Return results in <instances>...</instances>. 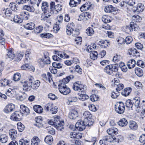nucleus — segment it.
Wrapping results in <instances>:
<instances>
[{"instance_id":"1","label":"nucleus","mask_w":145,"mask_h":145,"mask_svg":"<svg viewBox=\"0 0 145 145\" xmlns=\"http://www.w3.org/2000/svg\"><path fill=\"white\" fill-rule=\"evenodd\" d=\"M54 118V121L50 119L48 120V123L50 125H54L58 131H62L64 128V122L60 121V117L59 116H57Z\"/></svg>"},{"instance_id":"2","label":"nucleus","mask_w":145,"mask_h":145,"mask_svg":"<svg viewBox=\"0 0 145 145\" xmlns=\"http://www.w3.org/2000/svg\"><path fill=\"white\" fill-rule=\"evenodd\" d=\"M49 54L47 51L44 52L42 58L39 59L38 63L40 67L43 68L46 65L49 64L50 63Z\"/></svg>"},{"instance_id":"3","label":"nucleus","mask_w":145,"mask_h":145,"mask_svg":"<svg viewBox=\"0 0 145 145\" xmlns=\"http://www.w3.org/2000/svg\"><path fill=\"white\" fill-rule=\"evenodd\" d=\"M118 66L116 64L108 65L106 66L104 69V72L109 75H112L113 72L118 71Z\"/></svg>"},{"instance_id":"4","label":"nucleus","mask_w":145,"mask_h":145,"mask_svg":"<svg viewBox=\"0 0 145 145\" xmlns=\"http://www.w3.org/2000/svg\"><path fill=\"white\" fill-rule=\"evenodd\" d=\"M85 122H86L89 126H91L93 123V120L92 119V115L88 111H86L83 113ZM87 125V124H86Z\"/></svg>"},{"instance_id":"5","label":"nucleus","mask_w":145,"mask_h":145,"mask_svg":"<svg viewBox=\"0 0 145 145\" xmlns=\"http://www.w3.org/2000/svg\"><path fill=\"white\" fill-rule=\"evenodd\" d=\"M55 55L52 56L53 59L56 61H58L60 60L59 57L63 58H69V56L64 52L61 51H56Z\"/></svg>"},{"instance_id":"6","label":"nucleus","mask_w":145,"mask_h":145,"mask_svg":"<svg viewBox=\"0 0 145 145\" xmlns=\"http://www.w3.org/2000/svg\"><path fill=\"white\" fill-rule=\"evenodd\" d=\"M87 123L85 122V120L83 121L82 120H78L75 124L76 129L79 130L80 131H82L84 130L86 126L89 127L90 126L88 125H87ZM87 124H88L87 123Z\"/></svg>"},{"instance_id":"7","label":"nucleus","mask_w":145,"mask_h":145,"mask_svg":"<svg viewBox=\"0 0 145 145\" xmlns=\"http://www.w3.org/2000/svg\"><path fill=\"white\" fill-rule=\"evenodd\" d=\"M115 109L116 112L119 114L123 113L125 110V107L123 103L122 102L117 103L115 106Z\"/></svg>"},{"instance_id":"8","label":"nucleus","mask_w":145,"mask_h":145,"mask_svg":"<svg viewBox=\"0 0 145 145\" xmlns=\"http://www.w3.org/2000/svg\"><path fill=\"white\" fill-rule=\"evenodd\" d=\"M58 86L59 92L63 95H67L71 91L70 88L67 87L66 85L63 84H59Z\"/></svg>"},{"instance_id":"9","label":"nucleus","mask_w":145,"mask_h":145,"mask_svg":"<svg viewBox=\"0 0 145 145\" xmlns=\"http://www.w3.org/2000/svg\"><path fill=\"white\" fill-rule=\"evenodd\" d=\"M79 82H75L73 85V89L76 91H81V92H85L86 89V86L83 84H80Z\"/></svg>"},{"instance_id":"10","label":"nucleus","mask_w":145,"mask_h":145,"mask_svg":"<svg viewBox=\"0 0 145 145\" xmlns=\"http://www.w3.org/2000/svg\"><path fill=\"white\" fill-rule=\"evenodd\" d=\"M114 139L111 135H109L105 137H104L99 142V143L101 145L107 143V142H111Z\"/></svg>"},{"instance_id":"11","label":"nucleus","mask_w":145,"mask_h":145,"mask_svg":"<svg viewBox=\"0 0 145 145\" xmlns=\"http://www.w3.org/2000/svg\"><path fill=\"white\" fill-rule=\"evenodd\" d=\"M94 7V5L90 2H88L83 4L80 8L81 11L83 12L91 10Z\"/></svg>"},{"instance_id":"12","label":"nucleus","mask_w":145,"mask_h":145,"mask_svg":"<svg viewBox=\"0 0 145 145\" xmlns=\"http://www.w3.org/2000/svg\"><path fill=\"white\" fill-rule=\"evenodd\" d=\"M10 118L13 121H20L22 118V114L19 112H15L12 114L10 116Z\"/></svg>"},{"instance_id":"13","label":"nucleus","mask_w":145,"mask_h":145,"mask_svg":"<svg viewBox=\"0 0 145 145\" xmlns=\"http://www.w3.org/2000/svg\"><path fill=\"white\" fill-rule=\"evenodd\" d=\"M144 6L142 4L138 3L136 6L133 7V10L134 12H141L143 11L144 8Z\"/></svg>"},{"instance_id":"14","label":"nucleus","mask_w":145,"mask_h":145,"mask_svg":"<svg viewBox=\"0 0 145 145\" xmlns=\"http://www.w3.org/2000/svg\"><path fill=\"white\" fill-rule=\"evenodd\" d=\"M20 112L21 114H22L25 115H27L29 113V109L24 105H21L20 106Z\"/></svg>"},{"instance_id":"15","label":"nucleus","mask_w":145,"mask_h":145,"mask_svg":"<svg viewBox=\"0 0 145 145\" xmlns=\"http://www.w3.org/2000/svg\"><path fill=\"white\" fill-rule=\"evenodd\" d=\"M23 89L26 91H30L32 88L31 82H28V81H25L22 82Z\"/></svg>"},{"instance_id":"16","label":"nucleus","mask_w":145,"mask_h":145,"mask_svg":"<svg viewBox=\"0 0 145 145\" xmlns=\"http://www.w3.org/2000/svg\"><path fill=\"white\" fill-rule=\"evenodd\" d=\"M52 13H53V11H52ZM52 12H49V11L47 10L46 12L42 13L41 15V20L44 21H47L49 19L50 16H51Z\"/></svg>"},{"instance_id":"17","label":"nucleus","mask_w":145,"mask_h":145,"mask_svg":"<svg viewBox=\"0 0 145 145\" xmlns=\"http://www.w3.org/2000/svg\"><path fill=\"white\" fill-rule=\"evenodd\" d=\"M15 108L14 105L12 103L9 104L5 108L4 111L7 113L13 111Z\"/></svg>"},{"instance_id":"18","label":"nucleus","mask_w":145,"mask_h":145,"mask_svg":"<svg viewBox=\"0 0 145 145\" xmlns=\"http://www.w3.org/2000/svg\"><path fill=\"white\" fill-rule=\"evenodd\" d=\"M35 120L36 123L35 124V125L39 128L41 127L42 126V123L43 120L42 117L40 116H37L35 118Z\"/></svg>"},{"instance_id":"19","label":"nucleus","mask_w":145,"mask_h":145,"mask_svg":"<svg viewBox=\"0 0 145 145\" xmlns=\"http://www.w3.org/2000/svg\"><path fill=\"white\" fill-rule=\"evenodd\" d=\"M7 52L6 57L7 59L9 60H11L15 57L14 54L12 51L10 49L7 50Z\"/></svg>"},{"instance_id":"20","label":"nucleus","mask_w":145,"mask_h":145,"mask_svg":"<svg viewBox=\"0 0 145 145\" xmlns=\"http://www.w3.org/2000/svg\"><path fill=\"white\" fill-rule=\"evenodd\" d=\"M9 134L10 136L12 138V140H14L17 137V131L14 129H11L9 131Z\"/></svg>"},{"instance_id":"21","label":"nucleus","mask_w":145,"mask_h":145,"mask_svg":"<svg viewBox=\"0 0 145 145\" xmlns=\"http://www.w3.org/2000/svg\"><path fill=\"white\" fill-rule=\"evenodd\" d=\"M129 126L131 129L133 130H136L138 128V125L137 123L133 121H130L129 123Z\"/></svg>"},{"instance_id":"22","label":"nucleus","mask_w":145,"mask_h":145,"mask_svg":"<svg viewBox=\"0 0 145 145\" xmlns=\"http://www.w3.org/2000/svg\"><path fill=\"white\" fill-rule=\"evenodd\" d=\"M40 143V139L37 136H34L31 140V145H39Z\"/></svg>"},{"instance_id":"23","label":"nucleus","mask_w":145,"mask_h":145,"mask_svg":"<svg viewBox=\"0 0 145 145\" xmlns=\"http://www.w3.org/2000/svg\"><path fill=\"white\" fill-rule=\"evenodd\" d=\"M118 131V129L114 127L110 128L107 130V132L108 134L112 136V135H113L114 134H117Z\"/></svg>"},{"instance_id":"24","label":"nucleus","mask_w":145,"mask_h":145,"mask_svg":"<svg viewBox=\"0 0 145 145\" xmlns=\"http://www.w3.org/2000/svg\"><path fill=\"white\" fill-rule=\"evenodd\" d=\"M129 54L133 56H140L139 53L136 49L134 48H131L129 50Z\"/></svg>"},{"instance_id":"25","label":"nucleus","mask_w":145,"mask_h":145,"mask_svg":"<svg viewBox=\"0 0 145 145\" xmlns=\"http://www.w3.org/2000/svg\"><path fill=\"white\" fill-rule=\"evenodd\" d=\"M72 24H68L67 26V34L69 35H71L72 32Z\"/></svg>"},{"instance_id":"26","label":"nucleus","mask_w":145,"mask_h":145,"mask_svg":"<svg viewBox=\"0 0 145 145\" xmlns=\"http://www.w3.org/2000/svg\"><path fill=\"white\" fill-rule=\"evenodd\" d=\"M125 106L126 107L131 108V110H133V103L132 102V100L128 99L125 102Z\"/></svg>"},{"instance_id":"27","label":"nucleus","mask_w":145,"mask_h":145,"mask_svg":"<svg viewBox=\"0 0 145 145\" xmlns=\"http://www.w3.org/2000/svg\"><path fill=\"white\" fill-rule=\"evenodd\" d=\"M27 97V94L24 92L22 93L21 94H19L16 97V99L18 100L22 101L26 98Z\"/></svg>"},{"instance_id":"28","label":"nucleus","mask_w":145,"mask_h":145,"mask_svg":"<svg viewBox=\"0 0 145 145\" xmlns=\"http://www.w3.org/2000/svg\"><path fill=\"white\" fill-rule=\"evenodd\" d=\"M136 64V62L135 60L133 59L130 60L127 62V66L129 69H131L134 68Z\"/></svg>"},{"instance_id":"29","label":"nucleus","mask_w":145,"mask_h":145,"mask_svg":"<svg viewBox=\"0 0 145 145\" xmlns=\"http://www.w3.org/2000/svg\"><path fill=\"white\" fill-rule=\"evenodd\" d=\"M53 140V138L52 136L48 135L46 136L44 139L45 142L49 145L52 144Z\"/></svg>"},{"instance_id":"30","label":"nucleus","mask_w":145,"mask_h":145,"mask_svg":"<svg viewBox=\"0 0 145 145\" xmlns=\"http://www.w3.org/2000/svg\"><path fill=\"white\" fill-rule=\"evenodd\" d=\"M34 110L38 113H41L43 111V109L42 107L39 105H35L33 106Z\"/></svg>"},{"instance_id":"31","label":"nucleus","mask_w":145,"mask_h":145,"mask_svg":"<svg viewBox=\"0 0 145 145\" xmlns=\"http://www.w3.org/2000/svg\"><path fill=\"white\" fill-rule=\"evenodd\" d=\"M140 99L138 97H136L132 99V102L133 106L135 107H138L139 106Z\"/></svg>"},{"instance_id":"32","label":"nucleus","mask_w":145,"mask_h":145,"mask_svg":"<svg viewBox=\"0 0 145 145\" xmlns=\"http://www.w3.org/2000/svg\"><path fill=\"white\" fill-rule=\"evenodd\" d=\"M8 137L5 134L1 135L0 137V141L2 143H6L8 141Z\"/></svg>"},{"instance_id":"33","label":"nucleus","mask_w":145,"mask_h":145,"mask_svg":"<svg viewBox=\"0 0 145 145\" xmlns=\"http://www.w3.org/2000/svg\"><path fill=\"white\" fill-rule=\"evenodd\" d=\"M22 8L23 9L26 10L30 12H33L35 11L34 8L33 6L29 5H24L22 7Z\"/></svg>"},{"instance_id":"34","label":"nucleus","mask_w":145,"mask_h":145,"mask_svg":"<svg viewBox=\"0 0 145 145\" xmlns=\"http://www.w3.org/2000/svg\"><path fill=\"white\" fill-rule=\"evenodd\" d=\"M128 122L127 120L125 118H122L119 121L118 124L121 127L125 126L127 124Z\"/></svg>"},{"instance_id":"35","label":"nucleus","mask_w":145,"mask_h":145,"mask_svg":"<svg viewBox=\"0 0 145 145\" xmlns=\"http://www.w3.org/2000/svg\"><path fill=\"white\" fill-rule=\"evenodd\" d=\"M132 90L131 88L129 87L125 88L124 90L122 92V94L125 96H127L129 95Z\"/></svg>"},{"instance_id":"36","label":"nucleus","mask_w":145,"mask_h":145,"mask_svg":"<svg viewBox=\"0 0 145 145\" xmlns=\"http://www.w3.org/2000/svg\"><path fill=\"white\" fill-rule=\"evenodd\" d=\"M135 73L138 76H142L143 75V71L142 70L139 68H136L135 69Z\"/></svg>"},{"instance_id":"37","label":"nucleus","mask_w":145,"mask_h":145,"mask_svg":"<svg viewBox=\"0 0 145 145\" xmlns=\"http://www.w3.org/2000/svg\"><path fill=\"white\" fill-rule=\"evenodd\" d=\"M35 24L32 22L27 24L25 25V27L26 29L30 30L33 29L35 28Z\"/></svg>"},{"instance_id":"38","label":"nucleus","mask_w":145,"mask_h":145,"mask_svg":"<svg viewBox=\"0 0 145 145\" xmlns=\"http://www.w3.org/2000/svg\"><path fill=\"white\" fill-rule=\"evenodd\" d=\"M130 27L132 31L133 30L135 31H137L138 28V26L137 24H135L133 22H131Z\"/></svg>"},{"instance_id":"39","label":"nucleus","mask_w":145,"mask_h":145,"mask_svg":"<svg viewBox=\"0 0 145 145\" xmlns=\"http://www.w3.org/2000/svg\"><path fill=\"white\" fill-rule=\"evenodd\" d=\"M15 91L14 90H12L11 89H9L6 93V94L7 95L10 97H14L15 95Z\"/></svg>"},{"instance_id":"40","label":"nucleus","mask_w":145,"mask_h":145,"mask_svg":"<svg viewBox=\"0 0 145 145\" xmlns=\"http://www.w3.org/2000/svg\"><path fill=\"white\" fill-rule=\"evenodd\" d=\"M13 20L14 22L17 23H21L23 22V20L17 15L14 16Z\"/></svg>"},{"instance_id":"41","label":"nucleus","mask_w":145,"mask_h":145,"mask_svg":"<svg viewBox=\"0 0 145 145\" xmlns=\"http://www.w3.org/2000/svg\"><path fill=\"white\" fill-rule=\"evenodd\" d=\"M71 79V77L70 76H68L65 78L63 79L62 80L60 81L59 84H63L66 85L65 84L68 83Z\"/></svg>"},{"instance_id":"42","label":"nucleus","mask_w":145,"mask_h":145,"mask_svg":"<svg viewBox=\"0 0 145 145\" xmlns=\"http://www.w3.org/2000/svg\"><path fill=\"white\" fill-rule=\"evenodd\" d=\"M8 84V80L6 79H2L0 80V86H5Z\"/></svg>"},{"instance_id":"43","label":"nucleus","mask_w":145,"mask_h":145,"mask_svg":"<svg viewBox=\"0 0 145 145\" xmlns=\"http://www.w3.org/2000/svg\"><path fill=\"white\" fill-rule=\"evenodd\" d=\"M20 15L22 16L24 20H28L29 16L28 13L25 11L22 12L20 13Z\"/></svg>"},{"instance_id":"44","label":"nucleus","mask_w":145,"mask_h":145,"mask_svg":"<svg viewBox=\"0 0 145 145\" xmlns=\"http://www.w3.org/2000/svg\"><path fill=\"white\" fill-rule=\"evenodd\" d=\"M24 55V53L22 52H18L16 55V60L20 61L22 59Z\"/></svg>"},{"instance_id":"45","label":"nucleus","mask_w":145,"mask_h":145,"mask_svg":"<svg viewBox=\"0 0 145 145\" xmlns=\"http://www.w3.org/2000/svg\"><path fill=\"white\" fill-rule=\"evenodd\" d=\"M90 54L91 58L93 60H95L97 59L98 54L96 51H94L91 52Z\"/></svg>"},{"instance_id":"46","label":"nucleus","mask_w":145,"mask_h":145,"mask_svg":"<svg viewBox=\"0 0 145 145\" xmlns=\"http://www.w3.org/2000/svg\"><path fill=\"white\" fill-rule=\"evenodd\" d=\"M79 99L82 101H84L89 98L88 95L84 94H81L79 96Z\"/></svg>"},{"instance_id":"47","label":"nucleus","mask_w":145,"mask_h":145,"mask_svg":"<svg viewBox=\"0 0 145 145\" xmlns=\"http://www.w3.org/2000/svg\"><path fill=\"white\" fill-rule=\"evenodd\" d=\"M54 105L52 103H49L45 105L44 109L46 111H51Z\"/></svg>"},{"instance_id":"48","label":"nucleus","mask_w":145,"mask_h":145,"mask_svg":"<svg viewBox=\"0 0 145 145\" xmlns=\"http://www.w3.org/2000/svg\"><path fill=\"white\" fill-rule=\"evenodd\" d=\"M86 33L89 36H91L94 33V31L92 28L89 27L86 30Z\"/></svg>"},{"instance_id":"49","label":"nucleus","mask_w":145,"mask_h":145,"mask_svg":"<svg viewBox=\"0 0 145 145\" xmlns=\"http://www.w3.org/2000/svg\"><path fill=\"white\" fill-rule=\"evenodd\" d=\"M40 82L39 80H37L34 82L32 85V88L33 89H37L39 86Z\"/></svg>"},{"instance_id":"50","label":"nucleus","mask_w":145,"mask_h":145,"mask_svg":"<svg viewBox=\"0 0 145 145\" xmlns=\"http://www.w3.org/2000/svg\"><path fill=\"white\" fill-rule=\"evenodd\" d=\"M82 137V135L81 133L79 132L77 133L73 132V138H76L78 139L81 138Z\"/></svg>"},{"instance_id":"51","label":"nucleus","mask_w":145,"mask_h":145,"mask_svg":"<svg viewBox=\"0 0 145 145\" xmlns=\"http://www.w3.org/2000/svg\"><path fill=\"white\" fill-rule=\"evenodd\" d=\"M17 128L20 132L22 131L25 127L24 125L21 122H18L17 124Z\"/></svg>"},{"instance_id":"52","label":"nucleus","mask_w":145,"mask_h":145,"mask_svg":"<svg viewBox=\"0 0 145 145\" xmlns=\"http://www.w3.org/2000/svg\"><path fill=\"white\" fill-rule=\"evenodd\" d=\"M40 36L42 38H49L52 37L53 35L51 33H46L41 34L40 35Z\"/></svg>"},{"instance_id":"53","label":"nucleus","mask_w":145,"mask_h":145,"mask_svg":"<svg viewBox=\"0 0 145 145\" xmlns=\"http://www.w3.org/2000/svg\"><path fill=\"white\" fill-rule=\"evenodd\" d=\"M114 86H115V85H116L117 86V88H116V91L119 92V91L122 90L124 86L123 84H116L115 82H114Z\"/></svg>"},{"instance_id":"54","label":"nucleus","mask_w":145,"mask_h":145,"mask_svg":"<svg viewBox=\"0 0 145 145\" xmlns=\"http://www.w3.org/2000/svg\"><path fill=\"white\" fill-rule=\"evenodd\" d=\"M102 20V21L105 23H107L110 22V20L109 19V17L105 15L103 16Z\"/></svg>"},{"instance_id":"55","label":"nucleus","mask_w":145,"mask_h":145,"mask_svg":"<svg viewBox=\"0 0 145 145\" xmlns=\"http://www.w3.org/2000/svg\"><path fill=\"white\" fill-rule=\"evenodd\" d=\"M29 143V141L27 140H24L23 139H21L19 142L20 145H28Z\"/></svg>"},{"instance_id":"56","label":"nucleus","mask_w":145,"mask_h":145,"mask_svg":"<svg viewBox=\"0 0 145 145\" xmlns=\"http://www.w3.org/2000/svg\"><path fill=\"white\" fill-rule=\"evenodd\" d=\"M74 66L75 71L79 74H82V69L81 68L79 65H76Z\"/></svg>"},{"instance_id":"57","label":"nucleus","mask_w":145,"mask_h":145,"mask_svg":"<svg viewBox=\"0 0 145 145\" xmlns=\"http://www.w3.org/2000/svg\"><path fill=\"white\" fill-rule=\"evenodd\" d=\"M123 30L124 32L127 33H129L132 31L131 28H130V27L129 26H124L123 27Z\"/></svg>"},{"instance_id":"58","label":"nucleus","mask_w":145,"mask_h":145,"mask_svg":"<svg viewBox=\"0 0 145 145\" xmlns=\"http://www.w3.org/2000/svg\"><path fill=\"white\" fill-rule=\"evenodd\" d=\"M16 5H17L16 3L12 2L10 3L9 6L12 10L15 11L17 9Z\"/></svg>"},{"instance_id":"59","label":"nucleus","mask_w":145,"mask_h":145,"mask_svg":"<svg viewBox=\"0 0 145 145\" xmlns=\"http://www.w3.org/2000/svg\"><path fill=\"white\" fill-rule=\"evenodd\" d=\"M21 77L20 73H17L14 74L13 77V80L15 81H18L20 80Z\"/></svg>"},{"instance_id":"60","label":"nucleus","mask_w":145,"mask_h":145,"mask_svg":"<svg viewBox=\"0 0 145 145\" xmlns=\"http://www.w3.org/2000/svg\"><path fill=\"white\" fill-rule=\"evenodd\" d=\"M82 42V38L80 37H77L74 40V44L80 45Z\"/></svg>"},{"instance_id":"61","label":"nucleus","mask_w":145,"mask_h":145,"mask_svg":"<svg viewBox=\"0 0 145 145\" xmlns=\"http://www.w3.org/2000/svg\"><path fill=\"white\" fill-rule=\"evenodd\" d=\"M120 95V92L116 91V92H113L112 93L111 96L113 99L116 98Z\"/></svg>"},{"instance_id":"62","label":"nucleus","mask_w":145,"mask_h":145,"mask_svg":"<svg viewBox=\"0 0 145 145\" xmlns=\"http://www.w3.org/2000/svg\"><path fill=\"white\" fill-rule=\"evenodd\" d=\"M136 64L137 66L142 68H144L145 66L144 62L140 60L137 61Z\"/></svg>"},{"instance_id":"63","label":"nucleus","mask_w":145,"mask_h":145,"mask_svg":"<svg viewBox=\"0 0 145 145\" xmlns=\"http://www.w3.org/2000/svg\"><path fill=\"white\" fill-rule=\"evenodd\" d=\"M48 131L49 134L52 135H55V129L52 128L50 126L48 127Z\"/></svg>"},{"instance_id":"64","label":"nucleus","mask_w":145,"mask_h":145,"mask_svg":"<svg viewBox=\"0 0 145 145\" xmlns=\"http://www.w3.org/2000/svg\"><path fill=\"white\" fill-rule=\"evenodd\" d=\"M90 100L92 101H95L97 100L98 96L95 94H92L89 97Z\"/></svg>"}]
</instances>
